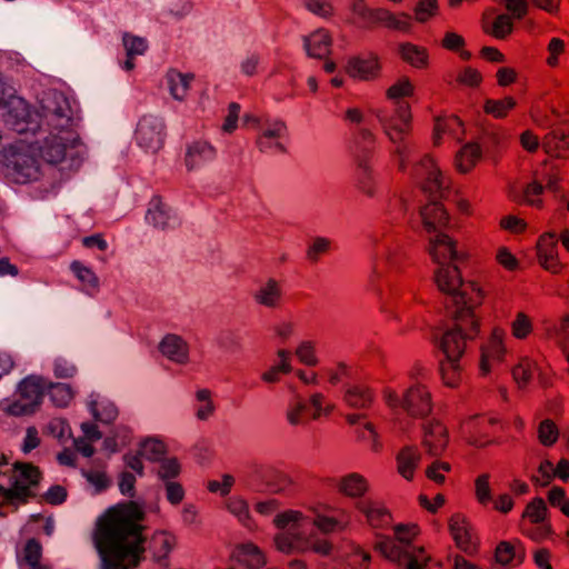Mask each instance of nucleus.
Instances as JSON below:
<instances>
[{"mask_svg": "<svg viewBox=\"0 0 569 569\" xmlns=\"http://www.w3.org/2000/svg\"><path fill=\"white\" fill-rule=\"evenodd\" d=\"M70 269L81 282V290L93 296L99 291V279L96 273L79 261H73Z\"/></svg>", "mask_w": 569, "mask_h": 569, "instance_id": "de8ad7c7", "label": "nucleus"}, {"mask_svg": "<svg viewBox=\"0 0 569 569\" xmlns=\"http://www.w3.org/2000/svg\"><path fill=\"white\" fill-rule=\"evenodd\" d=\"M333 408L335 406L320 392L311 395L309 402L295 395L288 402L286 418L290 426H306L310 420L329 416Z\"/></svg>", "mask_w": 569, "mask_h": 569, "instance_id": "9d476101", "label": "nucleus"}, {"mask_svg": "<svg viewBox=\"0 0 569 569\" xmlns=\"http://www.w3.org/2000/svg\"><path fill=\"white\" fill-rule=\"evenodd\" d=\"M385 27L391 30L407 32L411 29V17L408 13H392L385 8H376L368 28Z\"/></svg>", "mask_w": 569, "mask_h": 569, "instance_id": "c85d7f7f", "label": "nucleus"}, {"mask_svg": "<svg viewBox=\"0 0 569 569\" xmlns=\"http://www.w3.org/2000/svg\"><path fill=\"white\" fill-rule=\"evenodd\" d=\"M291 370V352L286 349H279L276 362L261 375V379L267 383H276L280 381L282 375H287Z\"/></svg>", "mask_w": 569, "mask_h": 569, "instance_id": "a19ab883", "label": "nucleus"}, {"mask_svg": "<svg viewBox=\"0 0 569 569\" xmlns=\"http://www.w3.org/2000/svg\"><path fill=\"white\" fill-rule=\"evenodd\" d=\"M41 557L42 547L40 542L37 541L36 539L28 540L23 548L22 558L20 560V568L27 569L31 566L41 563Z\"/></svg>", "mask_w": 569, "mask_h": 569, "instance_id": "052dcab7", "label": "nucleus"}, {"mask_svg": "<svg viewBox=\"0 0 569 569\" xmlns=\"http://www.w3.org/2000/svg\"><path fill=\"white\" fill-rule=\"evenodd\" d=\"M356 433L360 440L368 443L371 451L379 452L382 449L379 433L371 422H363L362 427L356 428Z\"/></svg>", "mask_w": 569, "mask_h": 569, "instance_id": "e2e57ef3", "label": "nucleus"}, {"mask_svg": "<svg viewBox=\"0 0 569 569\" xmlns=\"http://www.w3.org/2000/svg\"><path fill=\"white\" fill-rule=\"evenodd\" d=\"M375 246V262L372 266L371 282L380 279L386 271L398 270L405 261V253L400 244L389 233L388 227H382L372 234Z\"/></svg>", "mask_w": 569, "mask_h": 569, "instance_id": "1a4fd4ad", "label": "nucleus"}, {"mask_svg": "<svg viewBox=\"0 0 569 569\" xmlns=\"http://www.w3.org/2000/svg\"><path fill=\"white\" fill-rule=\"evenodd\" d=\"M507 332L503 328L496 326L480 347V371L488 375L495 367L502 363L508 355L506 345Z\"/></svg>", "mask_w": 569, "mask_h": 569, "instance_id": "f8f14e48", "label": "nucleus"}, {"mask_svg": "<svg viewBox=\"0 0 569 569\" xmlns=\"http://www.w3.org/2000/svg\"><path fill=\"white\" fill-rule=\"evenodd\" d=\"M166 79H167V83H168L171 96L176 100L181 101L188 94L191 81L193 80V76L181 73L177 70H170V71H168Z\"/></svg>", "mask_w": 569, "mask_h": 569, "instance_id": "49530a36", "label": "nucleus"}, {"mask_svg": "<svg viewBox=\"0 0 569 569\" xmlns=\"http://www.w3.org/2000/svg\"><path fill=\"white\" fill-rule=\"evenodd\" d=\"M43 118L50 128V134L46 139L43 157L51 163L61 162L67 150L76 147L79 134L74 129L72 109L67 98L53 92L43 103Z\"/></svg>", "mask_w": 569, "mask_h": 569, "instance_id": "f03ea898", "label": "nucleus"}, {"mask_svg": "<svg viewBox=\"0 0 569 569\" xmlns=\"http://www.w3.org/2000/svg\"><path fill=\"white\" fill-rule=\"evenodd\" d=\"M479 328L475 308L456 309L453 326L446 330L438 341V348L445 355V359L460 360L466 351L467 341L477 337Z\"/></svg>", "mask_w": 569, "mask_h": 569, "instance_id": "423d86ee", "label": "nucleus"}, {"mask_svg": "<svg viewBox=\"0 0 569 569\" xmlns=\"http://www.w3.org/2000/svg\"><path fill=\"white\" fill-rule=\"evenodd\" d=\"M303 47L309 57L323 59L331 51L332 37L327 29H317L310 34L303 37Z\"/></svg>", "mask_w": 569, "mask_h": 569, "instance_id": "2f4dec72", "label": "nucleus"}, {"mask_svg": "<svg viewBox=\"0 0 569 569\" xmlns=\"http://www.w3.org/2000/svg\"><path fill=\"white\" fill-rule=\"evenodd\" d=\"M429 253L438 264H455L468 260L469 254L448 234L438 232L429 239Z\"/></svg>", "mask_w": 569, "mask_h": 569, "instance_id": "ddd939ff", "label": "nucleus"}, {"mask_svg": "<svg viewBox=\"0 0 569 569\" xmlns=\"http://www.w3.org/2000/svg\"><path fill=\"white\" fill-rule=\"evenodd\" d=\"M90 408L94 418L103 423H111L118 417L117 407L108 400L92 401Z\"/></svg>", "mask_w": 569, "mask_h": 569, "instance_id": "13d9d810", "label": "nucleus"}, {"mask_svg": "<svg viewBox=\"0 0 569 569\" xmlns=\"http://www.w3.org/2000/svg\"><path fill=\"white\" fill-rule=\"evenodd\" d=\"M416 174L422 179V188L430 194L448 188L449 180L430 156H425L416 167Z\"/></svg>", "mask_w": 569, "mask_h": 569, "instance_id": "aec40b11", "label": "nucleus"}, {"mask_svg": "<svg viewBox=\"0 0 569 569\" xmlns=\"http://www.w3.org/2000/svg\"><path fill=\"white\" fill-rule=\"evenodd\" d=\"M558 236L553 231L542 233L537 241V258L539 264L551 273H559L562 264L558 257Z\"/></svg>", "mask_w": 569, "mask_h": 569, "instance_id": "6ab92c4d", "label": "nucleus"}, {"mask_svg": "<svg viewBox=\"0 0 569 569\" xmlns=\"http://www.w3.org/2000/svg\"><path fill=\"white\" fill-rule=\"evenodd\" d=\"M7 167L11 170V174L19 183H26L30 180L37 179L39 168L37 160L22 151L10 149L8 156Z\"/></svg>", "mask_w": 569, "mask_h": 569, "instance_id": "412c9836", "label": "nucleus"}, {"mask_svg": "<svg viewBox=\"0 0 569 569\" xmlns=\"http://www.w3.org/2000/svg\"><path fill=\"white\" fill-rule=\"evenodd\" d=\"M509 329L513 339L526 341L535 333V322L527 312L517 311L509 323Z\"/></svg>", "mask_w": 569, "mask_h": 569, "instance_id": "79ce46f5", "label": "nucleus"}, {"mask_svg": "<svg viewBox=\"0 0 569 569\" xmlns=\"http://www.w3.org/2000/svg\"><path fill=\"white\" fill-rule=\"evenodd\" d=\"M542 147L548 154L565 158L569 154V134L555 130L543 138Z\"/></svg>", "mask_w": 569, "mask_h": 569, "instance_id": "c03bdc74", "label": "nucleus"}, {"mask_svg": "<svg viewBox=\"0 0 569 569\" xmlns=\"http://www.w3.org/2000/svg\"><path fill=\"white\" fill-rule=\"evenodd\" d=\"M450 533L459 549L467 553L476 550L470 525L467 518L460 513L453 515L449 520Z\"/></svg>", "mask_w": 569, "mask_h": 569, "instance_id": "7c9ffc66", "label": "nucleus"}, {"mask_svg": "<svg viewBox=\"0 0 569 569\" xmlns=\"http://www.w3.org/2000/svg\"><path fill=\"white\" fill-rule=\"evenodd\" d=\"M449 443L447 427L439 420H430L422 425L421 446L431 457H440Z\"/></svg>", "mask_w": 569, "mask_h": 569, "instance_id": "a211bd4d", "label": "nucleus"}, {"mask_svg": "<svg viewBox=\"0 0 569 569\" xmlns=\"http://www.w3.org/2000/svg\"><path fill=\"white\" fill-rule=\"evenodd\" d=\"M513 28L512 20L507 14H499L497 16L491 26L488 24L487 21H485L483 30L485 32L491 34L496 39H505L508 34L511 33Z\"/></svg>", "mask_w": 569, "mask_h": 569, "instance_id": "4d7b16f0", "label": "nucleus"}, {"mask_svg": "<svg viewBox=\"0 0 569 569\" xmlns=\"http://www.w3.org/2000/svg\"><path fill=\"white\" fill-rule=\"evenodd\" d=\"M356 509L365 517L367 523L372 528H386L392 521L390 511L383 502L379 500L371 498L359 500L356 503Z\"/></svg>", "mask_w": 569, "mask_h": 569, "instance_id": "393cba45", "label": "nucleus"}, {"mask_svg": "<svg viewBox=\"0 0 569 569\" xmlns=\"http://www.w3.org/2000/svg\"><path fill=\"white\" fill-rule=\"evenodd\" d=\"M146 221L154 228L166 230L178 224V218L162 198L154 196L148 204Z\"/></svg>", "mask_w": 569, "mask_h": 569, "instance_id": "b1692460", "label": "nucleus"}, {"mask_svg": "<svg viewBox=\"0 0 569 569\" xmlns=\"http://www.w3.org/2000/svg\"><path fill=\"white\" fill-rule=\"evenodd\" d=\"M526 558L523 545L516 541H501L495 551V559L498 565L505 569H511L520 566Z\"/></svg>", "mask_w": 569, "mask_h": 569, "instance_id": "cd10ccee", "label": "nucleus"}, {"mask_svg": "<svg viewBox=\"0 0 569 569\" xmlns=\"http://www.w3.org/2000/svg\"><path fill=\"white\" fill-rule=\"evenodd\" d=\"M537 437L542 446L552 447L559 439V429L551 419H545L538 426Z\"/></svg>", "mask_w": 569, "mask_h": 569, "instance_id": "680f3d73", "label": "nucleus"}, {"mask_svg": "<svg viewBox=\"0 0 569 569\" xmlns=\"http://www.w3.org/2000/svg\"><path fill=\"white\" fill-rule=\"evenodd\" d=\"M193 409L197 419L201 421H206L214 415L216 405L209 389L203 388L196 391Z\"/></svg>", "mask_w": 569, "mask_h": 569, "instance_id": "8fccbe9b", "label": "nucleus"}, {"mask_svg": "<svg viewBox=\"0 0 569 569\" xmlns=\"http://www.w3.org/2000/svg\"><path fill=\"white\" fill-rule=\"evenodd\" d=\"M164 123L153 116H144L138 123L136 139L138 144L149 152H157L164 142Z\"/></svg>", "mask_w": 569, "mask_h": 569, "instance_id": "f3484780", "label": "nucleus"}, {"mask_svg": "<svg viewBox=\"0 0 569 569\" xmlns=\"http://www.w3.org/2000/svg\"><path fill=\"white\" fill-rule=\"evenodd\" d=\"M288 136L287 126L281 120H266L259 126L256 139L258 149L263 153L278 154L286 151L283 140Z\"/></svg>", "mask_w": 569, "mask_h": 569, "instance_id": "4468645a", "label": "nucleus"}, {"mask_svg": "<svg viewBox=\"0 0 569 569\" xmlns=\"http://www.w3.org/2000/svg\"><path fill=\"white\" fill-rule=\"evenodd\" d=\"M273 525L281 531L274 537L276 548L284 553L313 551L328 556L332 545L327 539L308 538L310 517L298 510H286L273 518Z\"/></svg>", "mask_w": 569, "mask_h": 569, "instance_id": "7ed1b4c3", "label": "nucleus"}, {"mask_svg": "<svg viewBox=\"0 0 569 569\" xmlns=\"http://www.w3.org/2000/svg\"><path fill=\"white\" fill-rule=\"evenodd\" d=\"M48 393L57 407H68L73 400L74 392L72 388L67 383H49L48 382Z\"/></svg>", "mask_w": 569, "mask_h": 569, "instance_id": "5fc2aeb1", "label": "nucleus"}, {"mask_svg": "<svg viewBox=\"0 0 569 569\" xmlns=\"http://www.w3.org/2000/svg\"><path fill=\"white\" fill-rule=\"evenodd\" d=\"M475 496L481 506H487L492 501V491L490 487V475L481 473L475 480Z\"/></svg>", "mask_w": 569, "mask_h": 569, "instance_id": "774afa93", "label": "nucleus"}, {"mask_svg": "<svg viewBox=\"0 0 569 569\" xmlns=\"http://www.w3.org/2000/svg\"><path fill=\"white\" fill-rule=\"evenodd\" d=\"M516 100L511 97H506L500 100L488 99L485 102V111L488 114L493 116L495 118H503L508 114V112L515 108Z\"/></svg>", "mask_w": 569, "mask_h": 569, "instance_id": "69168bd1", "label": "nucleus"}, {"mask_svg": "<svg viewBox=\"0 0 569 569\" xmlns=\"http://www.w3.org/2000/svg\"><path fill=\"white\" fill-rule=\"evenodd\" d=\"M442 381L448 387H457L461 381L460 360L445 359L440 363Z\"/></svg>", "mask_w": 569, "mask_h": 569, "instance_id": "6e6d98bb", "label": "nucleus"}, {"mask_svg": "<svg viewBox=\"0 0 569 569\" xmlns=\"http://www.w3.org/2000/svg\"><path fill=\"white\" fill-rule=\"evenodd\" d=\"M435 281L441 292L451 297L457 309L476 308L482 302L481 288L476 282H463L456 264H439Z\"/></svg>", "mask_w": 569, "mask_h": 569, "instance_id": "0eeeda50", "label": "nucleus"}, {"mask_svg": "<svg viewBox=\"0 0 569 569\" xmlns=\"http://www.w3.org/2000/svg\"><path fill=\"white\" fill-rule=\"evenodd\" d=\"M266 483L274 493L286 492L293 487V480L288 473L273 468L267 469Z\"/></svg>", "mask_w": 569, "mask_h": 569, "instance_id": "864d4df0", "label": "nucleus"}, {"mask_svg": "<svg viewBox=\"0 0 569 569\" xmlns=\"http://www.w3.org/2000/svg\"><path fill=\"white\" fill-rule=\"evenodd\" d=\"M419 530L416 525H399L395 528L396 540L383 538L376 548L387 559L406 565L407 569H422L429 556L422 547L411 545Z\"/></svg>", "mask_w": 569, "mask_h": 569, "instance_id": "39448f33", "label": "nucleus"}, {"mask_svg": "<svg viewBox=\"0 0 569 569\" xmlns=\"http://www.w3.org/2000/svg\"><path fill=\"white\" fill-rule=\"evenodd\" d=\"M345 560L351 569H368L371 557L369 552L359 546H350L349 550L345 553Z\"/></svg>", "mask_w": 569, "mask_h": 569, "instance_id": "bf43d9fd", "label": "nucleus"}, {"mask_svg": "<svg viewBox=\"0 0 569 569\" xmlns=\"http://www.w3.org/2000/svg\"><path fill=\"white\" fill-rule=\"evenodd\" d=\"M401 59L417 69H425L429 64V53L425 47L410 42L402 43L399 48Z\"/></svg>", "mask_w": 569, "mask_h": 569, "instance_id": "a18cd8bd", "label": "nucleus"}, {"mask_svg": "<svg viewBox=\"0 0 569 569\" xmlns=\"http://www.w3.org/2000/svg\"><path fill=\"white\" fill-rule=\"evenodd\" d=\"M232 559L248 569H259L266 563L264 555L252 542L238 545L232 551Z\"/></svg>", "mask_w": 569, "mask_h": 569, "instance_id": "c9c22d12", "label": "nucleus"}, {"mask_svg": "<svg viewBox=\"0 0 569 569\" xmlns=\"http://www.w3.org/2000/svg\"><path fill=\"white\" fill-rule=\"evenodd\" d=\"M382 399L388 408L402 409L415 419L426 418L433 409L430 388L422 381L410 382L401 395L395 389L386 387L382 391Z\"/></svg>", "mask_w": 569, "mask_h": 569, "instance_id": "6e6552de", "label": "nucleus"}, {"mask_svg": "<svg viewBox=\"0 0 569 569\" xmlns=\"http://www.w3.org/2000/svg\"><path fill=\"white\" fill-rule=\"evenodd\" d=\"M159 349L166 358L176 363L186 365L189 361V346L180 336L167 335L161 340Z\"/></svg>", "mask_w": 569, "mask_h": 569, "instance_id": "72a5a7b5", "label": "nucleus"}, {"mask_svg": "<svg viewBox=\"0 0 569 569\" xmlns=\"http://www.w3.org/2000/svg\"><path fill=\"white\" fill-rule=\"evenodd\" d=\"M311 526H315L323 533H331L345 530L351 522V513L346 509H332L329 513H317L310 518Z\"/></svg>", "mask_w": 569, "mask_h": 569, "instance_id": "bb28decb", "label": "nucleus"}, {"mask_svg": "<svg viewBox=\"0 0 569 569\" xmlns=\"http://www.w3.org/2000/svg\"><path fill=\"white\" fill-rule=\"evenodd\" d=\"M143 519L144 512L134 502L110 508L99 518L93 541L100 569H137L147 549L157 561L167 558L176 546V537L157 530L144 547Z\"/></svg>", "mask_w": 569, "mask_h": 569, "instance_id": "f257e3e1", "label": "nucleus"}, {"mask_svg": "<svg viewBox=\"0 0 569 569\" xmlns=\"http://www.w3.org/2000/svg\"><path fill=\"white\" fill-rule=\"evenodd\" d=\"M4 109L3 119L6 124L17 132H23L30 116L26 101L11 96L8 98Z\"/></svg>", "mask_w": 569, "mask_h": 569, "instance_id": "c756f323", "label": "nucleus"}, {"mask_svg": "<svg viewBox=\"0 0 569 569\" xmlns=\"http://www.w3.org/2000/svg\"><path fill=\"white\" fill-rule=\"evenodd\" d=\"M415 91L416 87L410 78L402 76L386 90V97L397 104L400 99L412 97Z\"/></svg>", "mask_w": 569, "mask_h": 569, "instance_id": "3c124183", "label": "nucleus"}, {"mask_svg": "<svg viewBox=\"0 0 569 569\" xmlns=\"http://www.w3.org/2000/svg\"><path fill=\"white\" fill-rule=\"evenodd\" d=\"M547 506L542 498H535L530 501L523 512V517L529 519L532 525L547 523Z\"/></svg>", "mask_w": 569, "mask_h": 569, "instance_id": "0e129e2a", "label": "nucleus"}, {"mask_svg": "<svg viewBox=\"0 0 569 569\" xmlns=\"http://www.w3.org/2000/svg\"><path fill=\"white\" fill-rule=\"evenodd\" d=\"M217 149L206 140H196L186 148L184 164L189 171L198 170L213 162Z\"/></svg>", "mask_w": 569, "mask_h": 569, "instance_id": "5701e85b", "label": "nucleus"}, {"mask_svg": "<svg viewBox=\"0 0 569 569\" xmlns=\"http://www.w3.org/2000/svg\"><path fill=\"white\" fill-rule=\"evenodd\" d=\"M420 216L422 219L423 228L427 232H437L441 228L446 227L449 222V216L443 206L439 202H431L426 204L421 209Z\"/></svg>", "mask_w": 569, "mask_h": 569, "instance_id": "e433bc0d", "label": "nucleus"}, {"mask_svg": "<svg viewBox=\"0 0 569 569\" xmlns=\"http://www.w3.org/2000/svg\"><path fill=\"white\" fill-rule=\"evenodd\" d=\"M224 507L242 527L249 531L258 529L256 521L251 517L249 503L244 498L240 496H231L226 500Z\"/></svg>", "mask_w": 569, "mask_h": 569, "instance_id": "4c0bfd02", "label": "nucleus"}, {"mask_svg": "<svg viewBox=\"0 0 569 569\" xmlns=\"http://www.w3.org/2000/svg\"><path fill=\"white\" fill-rule=\"evenodd\" d=\"M355 157V173L353 182L355 188L362 194L372 198L377 193V180L371 166L372 150L357 149L353 152Z\"/></svg>", "mask_w": 569, "mask_h": 569, "instance_id": "2eb2a0df", "label": "nucleus"}, {"mask_svg": "<svg viewBox=\"0 0 569 569\" xmlns=\"http://www.w3.org/2000/svg\"><path fill=\"white\" fill-rule=\"evenodd\" d=\"M122 43L127 53V59L123 62L122 68L127 71H131L136 67L134 57L142 56L148 49V43L144 38L130 33L123 34Z\"/></svg>", "mask_w": 569, "mask_h": 569, "instance_id": "37998d69", "label": "nucleus"}, {"mask_svg": "<svg viewBox=\"0 0 569 569\" xmlns=\"http://www.w3.org/2000/svg\"><path fill=\"white\" fill-rule=\"evenodd\" d=\"M338 490L349 498H361L369 490V481L358 472H350L339 479Z\"/></svg>", "mask_w": 569, "mask_h": 569, "instance_id": "58836bf2", "label": "nucleus"}, {"mask_svg": "<svg viewBox=\"0 0 569 569\" xmlns=\"http://www.w3.org/2000/svg\"><path fill=\"white\" fill-rule=\"evenodd\" d=\"M41 473L40 470L27 462L14 465L12 475V486L9 488L13 499L26 501L29 497L36 495L34 488L38 486Z\"/></svg>", "mask_w": 569, "mask_h": 569, "instance_id": "dca6fc26", "label": "nucleus"}, {"mask_svg": "<svg viewBox=\"0 0 569 569\" xmlns=\"http://www.w3.org/2000/svg\"><path fill=\"white\" fill-rule=\"evenodd\" d=\"M345 401L350 407L365 409L372 403L373 393L365 385H353L347 388Z\"/></svg>", "mask_w": 569, "mask_h": 569, "instance_id": "09e8293b", "label": "nucleus"}, {"mask_svg": "<svg viewBox=\"0 0 569 569\" xmlns=\"http://www.w3.org/2000/svg\"><path fill=\"white\" fill-rule=\"evenodd\" d=\"M346 73L359 81H370L379 77L380 63L378 57L372 53L351 57L345 66Z\"/></svg>", "mask_w": 569, "mask_h": 569, "instance_id": "4be33fe9", "label": "nucleus"}, {"mask_svg": "<svg viewBox=\"0 0 569 569\" xmlns=\"http://www.w3.org/2000/svg\"><path fill=\"white\" fill-rule=\"evenodd\" d=\"M166 453V445L158 439L144 440L140 446V455L150 461H160Z\"/></svg>", "mask_w": 569, "mask_h": 569, "instance_id": "338daca9", "label": "nucleus"}, {"mask_svg": "<svg viewBox=\"0 0 569 569\" xmlns=\"http://www.w3.org/2000/svg\"><path fill=\"white\" fill-rule=\"evenodd\" d=\"M463 134V124L457 116L439 117L433 128V144L439 146L446 137L460 140Z\"/></svg>", "mask_w": 569, "mask_h": 569, "instance_id": "473e14b6", "label": "nucleus"}, {"mask_svg": "<svg viewBox=\"0 0 569 569\" xmlns=\"http://www.w3.org/2000/svg\"><path fill=\"white\" fill-rule=\"evenodd\" d=\"M537 369V362L528 357H520L518 362L512 368V376L519 387H526L532 379L533 372Z\"/></svg>", "mask_w": 569, "mask_h": 569, "instance_id": "603ef678", "label": "nucleus"}, {"mask_svg": "<svg viewBox=\"0 0 569 569\" xmlns=\"http://www.w3.org/2000/svg\"><path fill=\"white\" fill-rule=\"evenodd\" d=\"M252 298L261 307L278 309L283 302V286L281 281L269 278L258 284Z\"/></svg>", "mask_w": 569, "mask_h": 569, "instance_id": "a878e982", "label": "nucleus"}, {"mask_svg": "<svg viewBox=\"0 0 569 569\" xmlns=\"http://www.w3.org/2000/svg\"><path fill=\"white\" fill-rule=\"evenodd\" d=\"M421 461V452L416 446L402 447L396 456L397 471L406 480H412Z\"/></svg>", "mask_w": 569, "mask_h": 569, "instance_id": "f704fd0d", "label": "nucleus"}, {"mask_svg": "<svg viewBox=\"0 0 569 569\" xmlns=\"http://www.w3.org/2000/svg\"><path fill=\"white\" fill-rule=\"evenodd\" d=\"M481 148L477 143L465 144L456 154L455 167L461 173L470 172L481 159Z\"/></svg>", "mask_w": 569, "mask_h": 569, "instance_id": "ea45409f", "label": "nucleus"}, {"mask_svg": "<svg viewBox=\"0 0 569 569\" xmlns=\"http://www.w3.org/2000/svg\"><path fill=\"white\" fill-rule=\"evenodd\" d=\"M385 136L395 146L393 157L398 159L399 170L403 171L412 151V144L407 141L411 131V109L407 102L397 103L392 110L378 108L372 111Z\"/></svg>", "mask_w": 569, "mask_h": 569, "instance_id": "20e7f679", "label": "nucleus"}, {"mask_svg": "<svg viewBox=\"0 0 569 569\" xmlns=\"http://www.w3.org/2000/svg\"><path fill=\"white\" fill-rule=\"evenodd\" d=\"M48 381L39 376H30L19 385V399L8 406L7 411L12 416H26L36 411L42 401Z\"/></svg>", "mask_w": 569, "mask_h": 569, "instance_id": "9b49d317", "label": "nucleus"}]
</instances>
